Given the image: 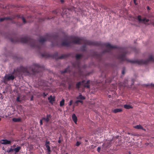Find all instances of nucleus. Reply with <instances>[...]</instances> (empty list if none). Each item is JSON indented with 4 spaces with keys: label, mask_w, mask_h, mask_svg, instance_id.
Wrapping results in <instances>:
<instances>
[{
    "label": "nucleus",
    "mask_w": 154,
    "mask_h": 154,
    "mask_svg": "<svg viewBox=\"0 0 154 154\" xmlns=\"http://www.w3.org/2000/svg\"><path fill=\"white\" fill-rule=\"evenodd\" d=\"M10 41L13 42H20L28 44L32 48H36L39 51L42 49H45V43L47 40V37L42 36L39 38L38 44L36 41L31 39L29 37L27 36L19 38L14 36V38L8 37Z\"/></svg>",
    "instance_id": "1"
},
{
    "label": "nucleus",
    "mask_w": 154,
    "mask_h": 154,
    "mask_svg": "<svg viewBox=\"0 0 154 154\" xmlns=\"http://www.w3.org/2000/svg\"><path fill=\"white\" fill-rule=\"evenodd\" d=\"M119 53L117 56L118 58L121 61H128L132 63H137L139 64H146L149 61L154 62L153 56H150L148 59L144 60H129L126 57V54L128 53L127 49L125 48H120L119 49Z\"/></svg>",
    "instance_id": "2"
},
{
    "label": "nucleus",
    "mask_w": 154,
    "mask_h": 154,
    "mask_svg": "<svg viewBox=\"0 0 154 154\" xmlns=\"http://www.w3.org/2000/svg\"><path fill=\"white\" fill-rule=\"evenodd\" d=\"M41 66L38 64L34 63L30 66L24 67L22 66L14 69L12 74L15 73H23L27 75H34L35 72H38L40 71Z\"/></svg>",
    "instance_id": "3"
},
{
    "label": "nucleus",
    "mask_w": 154,
    "mask_h": 154,
    "mask_svg": "<svg viewBox=\"0 0 154 154\" xmlns=\"http://www.w3.org/2000/svg\"><path fill=\"white\" fill-rule=\"evenodd\" d=\"M67 39H71L70 41H64L62 43L63 46L69 47L71 44H79L81 43H87L89 45L92 44V43L89 41H86L83 38H80L79 37L74 36L67 37Z\"/></svg>",
    "instance_id": "4"
},
{
    "label": "nucleus",
    "mask_w": 154,
    "mask_h": 154,
    "mask_svg": "<svg viewBox=\"0 0 154 154\" xmlns=\"http://www.w3.org/2000/svg\"><path fill=\"white\" fill-rule=\"evenodd\" d=\"M83 57L82 54H77L76 55L75 58L76 60V61L72 63L73 66L75 68H77L78 70V73L79 75H81V70L80 67V62L79 60L81 58Z\"/></svg>",
    "instance_id": "5"
},
{
    "label": "nucleus",
    "mask_w": 154,
    "mask_h": 154,
    "mask_svg": "<svg viewBox=\"0 0 154 154\" xmlns=\"http://www.w3.org/2000/svg\"><path fill=\"white\" fill-rule=\"evenodd\" d=\"M16 17H17L18 18H20L22 19L23 23L25 24L26 23V21L22 15L17 14L14 16L13 17H5L4 18H0V21L2 22L5 20H12L13 19L15 18Z\"/></svg>",
    "instance_id": "6"
},
{
    "label": "nucleus",
    "mask_w": 154,
    "mask_h": 154,
    "mask_svg": "<svg viewBox=\"0 0 154 154\" xmlns=\"http://www.w3.org/2000/svg\"><path fill=\"white\" fill-rule=\"evenodd\" d=\"M79 38H83L84 39H85L86 41H89L90 42L92 43H91L92 44H91V45L88 44L87 43H81L79 44H84V45L82 47V48H81V50L82 51H85L86 50V45H89L97 46L99 45V44L98 43H97V42H94V41H90L89 40H87L85 38H84V37H80V38L79 37Z\"/></svg>",
    "instance_id": "7"
},
{
    "label": "nucleus",
    "mask_w": 154,
    "mask_h": 154,
    "mask_svg": "<svg viewBox=\"0 0 154 154\" xmlns=\"http://www.w3.org/2000/svg\"><path fill=\"white\" fill-rule=\"evenodd\" d=\"M104 45L106 48L109 49L108 50H104L103 52V54L107 52H109L111 51V50L113 49H118V48L117 46L112 45L109 43H105L104 44Z\"/></svg>",
    "instance_id": "8"
},
{
    "label": "nucleus",
    "mask_w": 154,
    "mask_h": 154,
    "mask_svg": "<svg viewBox=\"0 0 154 154\" xmlns=\"http://www.w3.org/2000/svg\"><path fill=\"white\" fill-rule=\"evenodd\" d=\"M70 55L69 54H63L61 56L58 57V53L57 52L55 53L53 55V57L56 60L58 59H63L69 56Z\"/></svg>",
    "instance_id": "9"
},
{
    "label": "nucleus",
    "mask_w": 154,
    "mask_h": 154,
    "mask_svg": "<svg viewBox=\"0 0 154 154\" xmlns=\"http://www.w3.org/2000/svg\"><path fill=\"white\" fill-rule=\"evenodd\" d=\"M14 141V140H9L7 139H3L1 140V143L2 144L7 145L10 144L11 142Z\"/></svg>",
    "instance_id": "10"
},
{
    "label": "nucleus",
    "mask_w": 154,
    "mask_h": 154,
    "mask_svg": "<svg viewBox=\"0 0 154 154\" xmlns=\"http://www.w3.org/2000/svg\"><path fill=\"white\" fill-rule=\"evenodd\" d=\"M137 19L140 23L142 22L143 23H145V22H147L149 21V20L148 19H146V18H143L142 19L141 18V16L140 15H138L137 17Z\"/></svg>",
    "instance_id": "11"
},
{
    "label": "nucleus",
    "mask_w": 154,
    "mask_h": 154,
    "mask_svg": "<svg viewBox=\"0 0 154 154\" xmlns=\"http://www.w3.org/2000/svg\"><path fill=\"white\" fill-rule=\"evenodd\" d=\"M85 82V80H83L82 81H79L76 84V88L79 90L81 87L82 85H83V84Z\"/></svg>",
    "instance_id": "12"
},
{
    "label": "nucleus",
    "mask_w": 154,
    "mask_h": 154,
    "mask_svg": "<svg viewBox=\"0 0 154 154\" xmlns=\"http://www.w3.org/2000/svg\"><path fill=\"white\" fill-rule=\"evenodd\" d=\"M55 100V97L54 96H52L51 95L49 97V102L53 104V102H54Z\"/></svg>",
    "instance_id": "13"
},
{
    "label": "nucleus",
    "mask_w": 154,
    "mask_h": 154,
    "mask_svg": "<svg viewBox=\"0 0 154 154\" xmlns=\"http://www.w3.org/2000/svg\"><path fill=\"white\" fill-rule=\"evenodd\" d=\"M111 142L109 140H108L106 142L104 143L103 146L105 147V148H107L109 147L110 146Z\"/></svg>",
    "instance_id": "14"
},
{
    "label": "nucleus",
    "mask_w": 154,
    "mask_h": 154,
    "mask_svg": "<svg viewBox=\"0 0 154 154\" xmlns=\"http://www.w3.org/2000/svg\"><path fill=\"white\" fill-rule=\"evenodd\" d=\"M134 128L137 129H142L144 131H146V129H144L143 127L140 125H137L134 127Z\"/></svg>",
    "instance_id": "15"
},
{
    "label": "nucleus",
    "mask_w": 154,
    "mask_h": 154,
    "mask_svg": "<svg viewBox=\"0 0 154 154\" xmlns=\"http://www.w3.org/2000/svg\"><path fill=\"white\" fill-rule=\"evenodd\" d=\"M90 83V81L89 80L87 81L86 83L85 84H83L84 87L85 88H90V85H89Z\"/></svg>",
    "instance_id": "16"
},
{
    "label": "nucleus",
    "mask_w": 154,
    "mask_h": 154,
    "mask_svg": "<svg viewBox=\"0 0 154 154\" xmlns=\"http://www.w3.org/2000/svg\"><path fill=\"white\" fill-rule=\"evenodd\" d=\"M76 98L78 100H84L85 99V97L83 96L82 94H80L79 95L76 97Z\"/></svg>",
    "instance_id": "17"
},
{
    "label": "nucleus",
    "mask_w": 154,
    "mask_h": 154,
    "mask_svg": "<svg viewBox=\"0 0 154 154\" xmlns=\"http://www.w3.org/2000/svg\"><path fill=\"white\" fill-rule=\"evenodd\" d=\"M14 77L13 75H11L8 76L6 79H7L9 81L10 80H13L14 79Z\"/></svg>",
    "instance_id": "18"
},
{
    "label": "nucleus",
    "mask_w": 154,
    "mask_h": 154,
    "mask_svg": "<svg viewBox=\"0 0 154 154\" xmlns=\"http://www.w3.org/2000/svg\"><path fill=\"white\" fill-rule=\"evenodd\" d=\"M122 111V109L121 108H116L112 110V111L114 113H116L118 112H121Z\"/></svg>",
    "instance_id": "19"
},
{
    "label": "nucleus",
    "mask_w": 154,
    "mask_h": 154,
    "mask_svg": "<svg viewBox=\"0 0 154 154\" xmlns=\"http://www.w3.org/2000/svg\"><path fill=\"white\" fill-rule=\"evenodd\" d=\"M72 118L73 121L76 123L77 121V119L75 114H73L72 115Z\"/></svg>",
    "instance_id": "20"
},
{
    "label": "nucleus",
    "mask_w": 154,
    "mask_h": 154,
    "mask_svg": "<svg viewBox=\"0 0 154 154\" xmlns=\"http://www.w3.org/2000/svg\"><path fill=\"white\" fill-rule=\"evenodd\" d=\"M21 120L20 118H14L12 119V121L15 122H20L21 121Z\"/></svg>",
    "instance_id": "21"
},
{
    "label": "nucleus",
    "mask_w": 154,
    "mask_h": 154,
    "mask_svg": "<svg viewBox=\"0 0 154 154\" xmlns=\"http://www.w3.org/2000/svg\"><path fill=\"white\" fill-rule=\"evenodd\" d=\"M69 71V67H68L66 68L65 69H64L63 71H61V74H63Z\"/></svg>",
    "instance_id": "22"
},
{
    "label": "nucleus",
    "mask_w": 154,
    "mask_h": 154,
    "mask_svg": "<svg viewBox=\"0 0 154 154\" xmlns=\"http://www.w3.org/2000/svg\"><path fill=\"white\" fill-rule=\"evenodd\" d=\"M42 57H43L47 58L48 57V54L47 53H41Z\"/></svg>",
    "instance_id": "23"
},
{
    "label": "nucleus",
    "mask_w": 154,
    "mask_h": 154,
    "mask_svg": "<svg viewBox=\"0 0 154 154\" xmlns=\"http://www.w3.org/2000/svg\"><path fill=\"white\" fill-rule=\"evenodd\" d=\"M21 149V147L18 146L17 147L14 149V151L15 152V153L18 152Z\"/></svg>",
    "instance_id": "24"
},
{
    "label": "nucleus",
    "mask_w": 154,
    "mask_h": 154,
    "mask_svg": "<svg viewBox=\"0 0 154 154\" xmlns=\"http://www.w3.org/2000/svg\"><path fill=\"white\" fill-rule=\"evenodd\" d=\"M65 100L64 99H62L61 101L60 102V106L61 107L62 106L64 105V104Z\"/></svg>",
    "instance_id": "25"
},
{
    "label": "nucleus",
    "mask_w": 154,
    "mask_h": 154,
    "mask_svg": "<svg viewBox=\"0 0 154 154\" xmlns=\"http://www.w3.org/2000/svg\"><path fill=\"white\" fill-rule=\"evenodd\" d=\"M45 146L47 150V153H48V141L47 140H46Z\"/></svg>",
    "instance_id": "26"
},
{
    "label": "nucleus",
    "mask_w": 154,
    "mask_h": 154,
    "mask_svg": "<svg viewBox=\"0 0 154 154\" xmlns=\"http://www.w3.org/2000/svg\"><path fill=\"white\" fill-rule=\"evenodd\" d=\"M124 107L125 108L128 109L132 108V107L131 106L128 105H124Z\"/></svg>",
    "instance_id": "27"
},
{
    "label": "nucleus",
    "mask_w": 154,
    "mask_h": 154,
    "mask_svg": "<svg viewBox=\"0 0 154 154\" xmlns=\"http://www.w3.org/2000/svg\"><path fill=\"white\" fill-rule=\"evenodd\" d=\"M14 151V149L11 148L7 150L6 152L8 153H10Z\"/></svg>",
    "instance_id": "28"
},
{
    "label": "nucleus",
    "mask_w": 154,
    "mask_h": 154,
    "mask_svg": "<svg viewBox=\"0 0 154 154\" xmlns=\"http://www.w3.org/2000/svg\"><path fill=\"white\" fill-rule=\"evenodd\" d=\"M42 119L43 120H45L47 122H48V114H47V115H46V118H43Z\"/></svg>",
    "instance_id": "29"
},
{
    "label": "nucleus",
    "mask_w": 154,
    "mask_h": 154,
    "mask_svg": "<svg viewBox=\"0 0 154 154\" xmlns=\"http://www.w3.org/2000/svg\"><path fill=\"white\" fill-rule=\"evenodd\" d=\"M16 100L18 102H21V100H20V97L19 96L17 97Z\"/></svg>",
    "instance_id": "30"
},
{
    "label": "nucleus",
    "mask_w": 154,
    "mask_h": 154,
    "mask_svg": "<svg viewBox=\"0 0 154 154\" xmlns=\"http://www.w3.org/2000/svg\"><path fill=\"white\" fill-rule=\"evenodd\" d=\"M81 142L77 141L75 145L76 146H78L81 144Z\"/></svg>",
    "instance_id": "31"
},
{
    "label": "nucleus",
    "mask_w": 154,
    "mask_h": 154,
    "mask_svg": "<svg viewBox=\"0 0 154 154\" xmlns=\"http://www.w3.org/2000/svg\"><path fill=\"white\" fill-rule=\"evenodd\" d=\"M100 149H101V148L100 147H98L97 148V150L98 151V152H100Z\"/></svg>",
    "instance_id": "32"
},
{
    "label": "nucleus",
    "mask_w": 154,
    "mask_h": 154,
    "mask_svg": "<svg viewBox=\"0 0 154 154\" xmlns=\"http://www.w3.org/2000/svg\"><path fill=\"white\" fill-rule=\"evenodd\" d=\"M72 100H70L69 102V105L70 106H71L72 104Z\"/></svg>",
    "instance_id": "33"
},
{
    "label": "nucleus",
    "mask_w": 154,
    "mask_h": 154,
    "mask_svg": "<svg viewBox=\"0 0 154 154\" xmlns=\"http://www.w3.org/2000/svg\"><path fill=\"white\" fill-rule=\"evenodd\" d=\"M125 73V70L124 69H123L122 71V74L123 75H124Z\"/></svg>",
    "instance_id": "34"
},
{
    "label": "nucleus",
    "mask_w": 154,
    "mask_h": 154,
    "mask_svg": "<svg viewBox=\"0 0 154 154\" xmlns=\"http://www.w3.org/2000/svg\"><path fill=\"white\" fill-rule=\"evenodd\" d=\"M79 103H83V101L82 100H79Z\"/></svg>",
    "instance_id": "35"
},
{
    "label": "nucleus",
    "mask_w": 154,
    "mask_h": 154,
    "mask_svg": "<svg viewBox=\"0 0 154 154\" xmlns=\"http://www.w3.org/2000/svg\"><path fill=\"white\" fill-rule=\"evenodd\" d=\"M79 103V100H77L75 102V103L76 104H78Z\"/></svg>",
    "instance_id": "36"
},
{
    "label": "nucleus",
    "mask_w": 154,
    "mask_h": 154,
    "mask_svg": "<svg viewBox=\"0 0 154 154\" xmlns=\"http://www.w3.org/2000/svg\"><path fill=\"white\" fill-rule=\"evenodd\" d=\"M44 97H45L46 96H47V95L48 94L47 93L46 94H45V93H44L43 94Z\"/></svg>",
    "instance_id": "37"
},
{
    "label": "nucleus",
    "mask_w": 154,
    "mask_h": 154,
    "mask_svg": "<svg viewBox=\"0 0 154 154\" xmlns=\"http://www.w3.org/2000/svg\"><path fill=\"white\" fill-rule=\"evenodd\" d=\"M134 3L135 5H137V3H136V0H133Z\"/></svg>",
    "instance_id": "38"
},
{
    "label": "nucleus",
    "mask_w": 154,
    "mask_h": 154,
    "mask_svg": "<svg viewBox=\"0 0 154 154\" xmlns=\"http://www.w3.org/2000/svg\"><path fill=\"white\" fill-rule=\"evenodd\" d=\"M48 150H49V154H50V153L49 152H51V150H50V147L49 146V149H48Z\"/></svg>",
    "instance_id": "39"
},
{
    "label": "nucleus",
    "mask_w": 154,
    "mask_h": 154,
    "mask_svg": "<svg viewBox=\"0 0 154 154\" xmlns=\"http://www.w3.org/2000/svg\"><path fill=\"white\" fill-rule=\"evenodd\" d=\"M40 124L41 125H42V120H40Z\"/></svg>",
    "instance_id": "40"
},
{
    "label": "nucleus",
    "mask_w": 154,
    "mask_h": 154,
    "mask_svg": "<svg viewBox=\"0 0 154 154\" xmlns=\"http://www.w3.org/2000/svg\"><path fill=\"white\" fill-rule=\"evenodd\" d=\"M60 2L62 3H63L64 2V0H60Z\"/></svg>",
    "instance_id": "41"
},
{
    "label": "nucleus",
    "mask_w": 154,
    "mask_h": 154,
    "mask_svg": "<svg viewBox=\"0 0 154 154\" xmlns=\"http://www.w3.org/2000/svg\"><path fill=\"white\" fill-rule=\"evenodd\" d=\"M61 140H59L58 141V143H61Z\"/></svg>",
    "instance_id": "42"
},
{
    "label": "nucleus",
    "mask_w": 154,
    "mask_h": 154,
    "mask_svg": "<svg viewBox=\"0 0 154 154\" xmlns=\"http://www.w3.org/2000/svg\"><path fill=\"white\" fill-rule=\"evenodd\" d=\"M151 86L152 87H154V84H152L151 85Z\"/></svg>",
    "instance_id": "43"
},
{
    "label": "nucleus",
    "mask_w": 154,
    "mask_h": 154,
    "mask_svg": "<svg viewBox=\"0 0 154 154\" xmlns=\"http://www.w3.org/2000/svg\"><path fill=\"white\" fill-rule=\"evenodd\" d=\"M148 144H149V143H145V145H146V146L148 145Z\"/></svg>",
    "instance_id": "44"
},
{
    "label": "nucleus",
    "mask_w": 154,
    "mask_h": 154,
    "mask_svg": "<svg viewBox=\"0 0 154 154\" xmlns=\"http://www.w3.org/2000/svg\"><path fill=\"white\" fill-rule=\"evenodd\" d=\"M147 9L148 10H149V6H148V7H147Z\"/></svg>",
    "instance_id": "45"
},
{
    "label": "nucleus",
    "mask_w": 154,
    "mask_h": 154,
    "mask_svg": "<svg viewBox=\"0 0 154 154\" xmlns=\"http://www.w3.org/2000/svg\"><path fill=\"white\" fill-rule=\"evenodd\" d=\"M32 98H33V97H32L31 98V100H33V99H32Z\"/></svg>",
    "instance_id": "46"
},
{
    "label": "nucleus",
    "mask_w": 154,
    "mask_h": 154,
    "mask_svg": "<svg viewBox=\"0 0 154 154\" xmlns=\"http://www.w3.org/2000/svg\"><path fill=\"white\" fill-rule=\"evenodd\" d=\"M15 146V145H13V147H14Z\"/></svg>",
    "instance_id": "47"
},
{
    "label": "nucleus",
    "mask_w": 154,
    "mask_h": 154,
    "mask_svg": "<svg viewBox=\"0 0 154 154\" xmlns=\"http://www.w3.org/2000/svg\"><path fill=\"white\" fill-rule=\"evenodd\" d=\"M48 116H49V117H50V115H49Z\"/></svg>",
    "instance_id": "48"
},
{
    "label": "nucleus",
    "mask_w": 154,
    "mask_h": 154,
    "mask_svg": "<svg viewBox=\"0 0 154 154\" xmlns=\"http://www.w3.org/2000/svg\"><path fill=\"white\" fill-rule=\"evenodd\" d=\"M48 38H49V35Z\"/></svg>",
    "instance_id": "49"
},
{
    "label": "nucleus",
    "mask_w": 154,
    "mask_h": 154,
    "mask_svg": "<svg viewBox=\"0 0 154 154\" xmlns=\"http://www.w3.org/2000/svg\"><path fill=\"white\" fill-rule=\"evenodd\" d=\"M48 56H49V57H50V55L49 54Z\"/></svg>",
    "instance_id": "50"
},
{
    "label": "nucleus",
    "mask_w": 154,
    "mask_h": 154,
    "mask_svg": "<svg viewBox=\"0 0 154 154\" xmlns=\"http://www.w3.org/2000/svg\"><path fill=\"white\" fill-rule=\"evenodd\" d=\"M94 54H95L94 55H95L96 54V53H95Z\"/></svg>",
    "instance_id": "51"
},
{
    "label": "nucleus",
    "mask_w": 154,
    "mask_h": 154,
    "mask_svg": "<svg viewBox=\"0 0 154 154\" xmlns=\"http://www.w3.org/2000/svg\"><path fill=\"white\" fill-rule=\"evenodd\" d=\"M88 141V140H85V142H87Z\"/></svg>",
    "instance_id": "52"
},
{
    "label": "nucleus",
    "mask_w": 154,
    "mask_h": 154,
    "mask_svg": "<svg viewBox=\"0 0 154 154\" xmlns=\"http://www.w3.org/2000/svg\"><path fill=\"white\" fill-rule=\"evenodd\" d=\"M1 120V118H0V121Z\"/></svg>",
    "instance_id": "53"
},
{
    "label": "nucleus",
    "mask_w": 154,
    "mask_h": 154,
    "mask_svg": "<svg viewBox=\"0 0 154 154\" xmlns=\"http://www.w3.org/2000/svg\"><path fill=\"white\" fill-rule=\"evenodd\" d=\"M66 154H68V153H66Z\"/></svg>",
    "instance_id": "54"
}]
</instances>
